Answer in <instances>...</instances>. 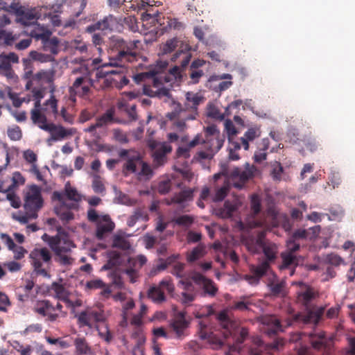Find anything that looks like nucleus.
Instances as JSON below:
<instances>
[{
    "instance_id": "obj_1",
    "label": "nucleus",
    "mask_w": 355,
    "mask_h": 355,
    "mask_svg": "<svg viewBox=\"0 0 355 355\" xmlns=\"http://www.w3.org/2000/svg\"><path fill=\"white\" fill-rule=\"evenodd\" d=\"M218 319L220 322L223 331L222 334L225 339L230 337L232 338L234 343L230 345L229 351L225 355H250V351L261 350L260 347L262 346L263 342L257 337L254 339L255 347L249 348H241L240 345L245 340L248 336V330L245 327H240L236 322L231 320L227 313L222 311L218 315Z\"/></svg>"
},
{
    "instance_id": "obj_2",
    "label": "nucleus",
    "mask_w": 355,
    "mask_h": 355,
    "mask_svg": "<svg viewBox=\"0 0 355 355\" xmlns=\"http://www.w3.org/2000/svg\"><path fill=\"white\" fill-rule=\"evenodd\" d=\"M253 177V168H246L242 170L239 168H234L230 173V178L232 184L236 188L241 189L244 184ZM214 180L216 182L214 187V193L211 196L214 202H220L227 196L231 183L230 180L223 173H216L214 175Z\"/></svg>"
},
{
    "instance_id": "obj_3",
    "label": "nucleus",
    "mask_w": 355,
    "mask_h": 355,
    "mask_svg": "<svg viewBox=\"0 0 355 355\" xmlns=\"http://www.w3.org/2000/svg\"><path fill=\"white\" fill-rule=\"evenodd\" d=\"M140 44L139 40H124L120 37L114 36L111 38L110 49L116 54L114 55V62L111 66H122L125 62H132L137 60V53L135 49Z\"/></svg>"
},
{
    "instance_id": "obj_4",
    "label": "nucleus",
    "mask_w": 355,
    "mask_h": 355,
    "mask_svg": "<svg viewBox=\"0 0 355 355\" xmlns=\"http://www.w3.org/2000/svg\"><path fill=\"white\" fill-rule=\"evenodd\" d=\"M121 158H126V162L123 166V173L125 175L128 173H137L139 176H145L150 178L153 175V170L150 166L143 161L139 152L134 150L122 149L119 153Z\"/></svg>"
},
{
    "instance_id": "obj_5",
    "label": "nucleus",
    "mask_w": 355,
    "mask_h": 355,
    "mask_svg": "<svg viewBox=\"0 0 355 355\" xmlns=\"http://www.w3.org/2000/svg\"><path fill=\"white\" fill-rule=\"evenodd\" d=\"M201 142L204 145L205 150H200L197 153L199 159H211L214 155L222 148L225 141V136L220 135L217 127L214 125L207 126L205 129V138L200 136Z\"/></svg>"
},
{
    "instance_id": "obj_6",
    "label": "nucleus",
    "mask_w": 355,
    "mask_h": 355,
    "mask_svg": "<svg viewBox=\"0 0 355 355\" xmlns=\"http://www.w3.org/2000/svg\"><path fill=\"white\" fill-rule=\"evenodd\" d=\"M173 110L166 114V118L172 121L173 126L179 131L187 128L186 122L196 119L197 115L172 99Z\"/></svg>"
},
{
    "instance_id": "obj_7",
    "label": "nucleus",
    "mask_w": 355,
    "mask_h": 355,
    "mask_svg": "<svg viewBox=\"0 0 355 355\" xmlns=\"http://www.w3.org/2000/svg\"><path fill=\"white\" fill-rule=\"evenodd\" d=\"M44 200L41 188L35 184L30 186L25 193L24 209L33 218H37V212L42 209Z\"/></svg>"
},
{
    "instance_id": "obj_8",
    "label": "nucleus",
    "mask_w": 355,
    "mask_h": 355,
    "mask_svg": "<svg viewBox=\"0 0 355 355\" xmlns=\"http://www.w3.org/2000/svg\"><path fill=\"white\" fill-rule=\"evenodd\" d=\"M29 259L31 265L37 275L49 277L48 271L43 267L51 262L52 255L47 248H34L29 254Z\"/></svg>"
},
{
    "instance_id": "obj_9",
    "label": "nucleus",
    "mask_w": 355,
    "mask_h": 355,
    "mask_svg": "<svg viewBox=\"0 0 355 355\" xmlns=\"http://www.w3.org/2000/svg\"><path fill=\"white\" fill-rule=\"evenodd\" d=\"M10 8L12 10V14L16 16V22L23 26L33 24L39 18V12L35 8L22 6L19 1H13Z\"/></svg>"
},
{
    "instance_id": "obj_10",
    "label": "nucleus",
    "mask_w": 355,
    "mask_h": 355,
    "mask_svg": "<svg viewBox=\"0 0 355 355\" xmlns=\"http://www.w3.org/2000/svg\"><path fill=\"white\" fill-rule=\"evenodd\" d=\"M249 273L242 275L241 279L252 286H257L265 276L270 277L274 272L266 261H259L257 264L249 266Z\"/></svg>"
},
{
    "instance_id": "obj_11",
    "label": "nucleus",
    "mask_w": 355,
    "mask_h": 355,
    "mask_svg": "<svg viewBox=\"0 0 355 355\" xmlns=\"http://www.w3.org/2000/svg\"><path fill=\"white\" fill-rule=\"evenodd\" d=\"M47 237V241L51 249L54 252L55 255L61 254H67L71 252V249L75 247L73 242L67 237V235H55L54 236H49L46 234L43 236Z\"/></svg>"
},
{
    "instance_id": "obj_12",
    "label": "nucleus",
    "mask_w": 355,
    "mask_h": 355,
    "mask_svg": "<svg viewBox=\"0 0 355 355\" xmlns=\"http://www.w3.org/2000/svg\"><path fill=\"white\" fill-rule=\"evenodd\" d=\"M51 33L49 31L33 30L30 35L36 40H40L42 43L44 51L50 52L53 55H56L59 52L60 41L58 37H51Z\"/></svg>"
},
{
    "instance_id": "obj_13",
    "label": "nucleus",
    "mask_w": 355,
    "mask_h": 355,
    "mask_svg": "<svg viewBox=\"0 0 355 355\" xmlns=\"http://www.w3.org/2000/svg\"><path fill=\"white\" fill-rule=\"evenodd\" d=\"M324 312V309L320 308L317 309H308L304 313H299L295 315L292 320L288 319L285 320V327L293 324V322H302L304 324H316Z\"/></svg>"
},
{
    "instance_id": "obj_14",
    "label": "nucleus",
    "mask_w": 355,
    "mask_h": 355,
    "mask_svg": "<svg viewBox=\"0 0 355 355\" xmlns=\"http://www.w3.org/2000/svg\"><path fill=\"white\" fill-rule=\"evenodd\" d=\"M164 290H166L168 293L173 292L174 285L170 279H164L157 286L150 287L148 291V297L154 302H163L166 300Z\"/></svg>"
},
{
    "instance_id": "obj_15",
    "label": "nucleus",
    "mask_w": 355,
    "mask_h": 355,
    "mask_svg": "<svg viewBox=\"0 0 355 355\" xmlns=\"http://www.w3.org/2000/svg\"><path fill=\"white\" fill-rule=\"evenodd\" d=\"M33 311L35 313L45 318L49 322H55L60 317L58 313H54V305L48 300H37Z\"/></svg>"
},
{
    "instance_id": "obj_16",
    "label": "nucleus",
    "mask_w": 355,
    "mask_h": 355,
    "mask_svg": "<svg viewBox=\"0 0 355 355\" xmlns=\"http://www.w3.org/2000/svg\"><path fill=\"white\" fill-rule=\"evenodd\" d=\"M151 78V85L145 84L144 85V94L150 97H157L159 98L166 97L171 98L170 90L164 87H162V81L159 80L156 76Z\"/></svg>"
},
{
    "instance_id": "obj_17",
    "label": "nucleus",
    "mask_w": 355,
    "mask_h": 355,
    "mask_svg": "<svg viewBox=\"0 0 355 355\" xmlns=\"http://www.w3.org/2000/svg\"><path fill=\"white\" fill-rule=\"evenodd\" d=\"M93 85V80L86 77L77 78L73 85L69 88L71 98L76 96L83 97L90 92V87Z\"/></svg>"
},
{
    "instance_id": "obj_18",
    "label": "nucleus",
    "mask_w": 355,
    "mask_h": 355,
    "mask_svg": "<svg viewBox=\"0 0 355 355\" xmlns=\"http://www.w3.org/2000/svg\"><path fill=\"white\" fill-rule=\"evenodd\" d=\"M44 131L49 132L51 134L50 141H62L76 134V130L73 128H65L62 125H55L50 123V126H44Z\"/></svg>"
},
{
    "instance_id": "obj_19",
    "label": "nucleus",
    "mask_w": 355,
    "mask_h": 355,
    "mask_svg": "<svg viewBox=\"0 0 355 355\" xmlns=\"http://www.w3.org/2000/svg\"><path fill=\"white\" fill-rule=\"evenodd\" d=\"M251 215L246 220V225L248 228L252 229L263 225V222L256 219V216L261 209V199L257 194H253L250 201Z\"/></svg>"
},
{
    "instance_id": "obj_20",
    "label": "nucleus",
    "mask_w": 355,
    "mask_h": 355,
    "mask_svg": "<svg viewBox=\"0 0 355 355\" xmlns=\"http://www.w3.org/2000/svg\"><path fill=\"white\" fill-rule=\"evenodd\" d=\"M267 286L273 297H284L286 296V282L284 279L280 280L275 272L268 277Z\"/></svg>"
},
{
    "instance_id": "obj_21",
    "label": "nucleus",
    "mask_w": 355,
    "mask_h": 355,
    "mask_svg": "<svg viewBox=\"0 0 355 355\" xmlns=\"http://www.w3.org/2000/svg\"><path fill=\"white\" fill-rule=\"evenodd\" d=\"M192 280L199 285L203 290L205 295L214 297L218 291L215 283L199 272H194L191 277Z\"/></svg>"
},
{
    "instance_id": "obj_22",
    "label": "nucleus",
    "mask_w": 355,
    "mask_h": 355,
    "mask_svg": "<svg viewBox=\"0 0 355 355\" xmlns=\"http://www.w3.org/2000/svg\"><path fill=\"white\" fill-rule=\"evenodd\" d=\"M262 324L266 326L264 331L269 336H273L279 331H283L284 325L275 315H265L261 319Z\"/></svg>"
},
{
    "instance_id": "obj_23",
    "label": "nucleus",
    "mask_w": 355,
    "mask_h": 355,
    "mask_svg": "<svg viewBox=\"0 0 355 355\" xmlns=\"http://www.w3.org/2000/svg\"><path fill=\"white\" fill-rule=\"evenodd\" d=\"M96 225V236L100 240L103 239L106 234L111 232L115 227L107 214L102 215Z\"/></svg>"
},
{
    "instance_id": "obj_24",
    "label": "nucleus",
    "mask_w": 355,
    "mask_h": 355,
    "mask_svg": "<svg viewBox=\"0 0 355 355\" xmlns=\"http://www.w3.org/2000/svg\"><path fill=\"white\" fill-rule=\"evenodd\" d=\"M171 145L166 143L162 144L153 153L154 165L156 167L163 166L167 161L166 155L171 153Z\"/></svg>"
},
{
    "instance_id": "obj_25",
    "label": "nucleus",
    "mask_w": 355,
    "mask_h": 355,
    "mask_svg": "<svg viewBox=\"0 0 355 355\" xmlns=\"http://www.w3.org/2000/svg\"><path fill=\"white\" fill-rule=\"evenodd\" d=\"M185 96L186 100L183 106L198 116V106L200 103H203L204 97L198 93L192 92H188Z\"/></svg>"
},
{
    "instance_id": "obj_26",
    "label": "nucleus",
    "mask_w": 355,
    "mask_h": 355,
    "mask_svg": "<svg viewBox=\"0 0 355 355\" xmlns=\"http://www.w3.org/2000/svg\"><path fill=\"white\" fill-rule=\"evenodd\" d=\"M240 206L241 202L238 198H234L232 201L226 200L223 207L217 210V215L223 218H230Z\"/></svg>"
},
{
    "instance_id": "obj_27",
    "label": "nucleus",
    "mask_w": 355,
    "mask_h": 355,
    "mask_svg": "<svg viewBox=\"0 0 355 355\" xmlns=\"http://www.w3.org/2000/svg\"><path fill=\"white\" fill-rule=\"evenodd\" d=\"M199 334L200 338L202 340H207V343L214 349H219L224 344L219 336L213 332H207L205 329H201Z\"/></svg>"
},
{
    "instance_id": "obj_28",
    "label": "nucleus",
    "mask_w": 355,
    "mask_h": 355,
    "mask_svg": "<svg viewBox=\"0 0 355 355\" xmlns=\"http://www.w3.org/2000/svg\"><path fill=\"white\" fill-rule=\"evenodd\" d=\"M193 198V191L191 189L182 190L179 193H175L170 199H165V203L167 205L172 204H182L187 200H191Z\"/></svg>"
},
{
    "instance_id": "obj_29",
    "label": "nucleus",
    "mask_w": 355,
    "mask_h": 355,
    "mask_svg": "<svg viewBox=\"0 0 355 355\" xmlns=\"http://www.w3.org/2000/svg\"><path fill=\"white\" fill-rule=\"evenodd\" d=\"M76 355H93L92 347L85 338L78 337L73 342Z\"/></svg>"
},
{
    "instance_id": "obj_30",
    "label": "nucleus",
    "mask_w": 355,
    "mask_h": 355,
    "mask_svg": "<svg viewBox=\"0 0 355 355\" xmlns=\"http://www.w3.org/2000/svg\"><path fill=\"white\" fill-rule=\"evenodd\" d=\"M309 341L314 349H321L327 347L329 340L324 332L310 334Z\"/></svg>"
},
{
    "instance_id": "obj_31",
    "label": "nucleus",
    "mask_w": 355,
    "mask_h": 355,
    "mask_svg": "<svg viewBox=\"0 0 355 355\" xmlns=\"http://www.w3.org/2000/svg\"><path fill=\"white\" fill-rule=\"evenodd\" d=\"M206 254V247L204 244L200 243L186 254V259L188 263H193L204 257Z\"/></svg>"
},
{
    "instance_id": "obj_32",
    "label": "nucleus",
    "mask_w": 355,
    "mask_h": 355,
    "mask_svg": "<svg viewBox=\"0 0 355 355\" xmlns=\"http://www.w3.org/2000/svg\"><path fill=\"white\" fill-rule=\"evenodd\" d=\"M305 287L304 291L298 293L297 300L308 309L309 303L317 296V293L309 286H305Z\"/></svg>"
},
{
    "instance_id": "obj_33",
    "label": "nucleus",
    "mask_w": 355,
    "mask_h": 355,
    "mask_svg": "<svg viewBox=\"0 0 355 355\" xmlns=\"http://www.w3.org/2000/svg\"><path fill=\"white\" fill-rule=\"evenodd\" d=\"M262 251L265 255L266 259L261 260V261H266L269 266H271V263L274 262L277 259L278 253L277 245L273 243L270 242L264 246V248L262 249Z\"/></svg>"
},
{
    "instance_id": "obj_34",
    "label": "nucleus",
    "mask_w": 355,
    "mask_h": 355,
    "mask_svg": "<svg viewBox=\"0 0 355 355\" xmlns=\"http://www.w3.org/2000/svg\"><path fill=\"white\" fill-rule=\"evenodd\" d=\"M55 72L53 70H41L33 76V80L38 83L53 84Z\"/></svg>"
},
{
    "instance_id": "obj_35",
    "label": "nucleus",
    "mask_w": 355,
    "mask_h": 355,
    "mask_svg": "<svg viewBox=\"0 0 355 355\" xmlns=\"http://www.w3.org/2000/svg\"><path fill=\"white\" fill-rule=\"evenodd\" d=\"M201 142V138L200 135H197L195 138L191 141L185 146H180L177 149L176 154L179 157L189 158L190 157L189 151L191 148L200 144Z\"/></svg>"
},
{
    "instance_id": "obj_36",
    "label": "nucleus",
    "mask_w": 355,
    "mask_h": 355,
    "mask_svg": "<svg viewBox=\"0 0 355 355\" xmlns=\"http://www.w3.org/2000/svg\"><path fill=\"white\" fill-rule=\"evenodd\" d=\"M260 133L259 128H251L245 132L243 137H241V144L245 150L249 148V141H253L255 138L259 137Z\"/></svg>"
},
{
    "instance_id": "obj_37",
    "label": "nucleus",
    "mask_w": 355,
    "mask_h": 355,
    "mask_svg": "<svg viewBox=\"0 0 355 355\" xmlns=\"http://www.w3.org/2000/svg\"><path fill=\"white\" fill-rule=\"evenodd\" d=\"M86 288L88 290L103 289V295H110L111 290L106 284L100 279H92L87 282Z\"/></svg>"
},
{
    "instance_id": "obj_38",
    "label": "nucleus",
    "mask_w": 355,
    "mask_h": 355,
    "mask_svg": "<svg viewBox=\"0 0 355 355\" xmlns=\"http://www.w3.org/2000/svg\"><path fill=\"white\" fill-rule=\"evenodd\" d=\"M31 120L43 130H44V126H50V123H47L46 116L42 114L38 109L31 110Z\"/></svg>"
},
{
    "instance_id": "obj_39",
    "label": "nucleus",
    "mask_w": 355,
    "mask_h": 355,
    "mask_svg": "<svg viewBox=\"0 0 355 355\" xmlns=\"http://www.w3.org/2000/svg\"><path fill=\"white\" fill-rule=\"evenodd\" d=\"M117 24L116 18L113 15H108L105 17L102 20L96 22L97 28H101V31H112Z\"/></svg>"
},
{
    "instance_id": "obj_40",
    "label": "nucleus",
    "mask_w": 355,
    "mask_h": 355,
    "mask_svg": "<svg viewBox=\"0 0 355 355\" xmlns=\"http://www.w3.org/2000/svg\"><path fill=\"white\" fill-rule=\"evenodd\" d=\"M55 212L64 224L74 218V214L67 208L64 203L60 207H55Z\"/></svg>"
},
{
    "instance_id": "obj_41",
    "label": "nucleus",
    "mask_w": 355,
    "mask_h": 355,
    "mask_svg": "<svg viewBox=\"0 0 355 355\" xmlns=\"http://www.w3.org/2000/svg\"><path fill=\"white\" fill-rule=\"evenodd\" d=\"M51 289L55 294V297L58 300L65 302L66 300L69 298V292L67 290L63 284L58 282H53L51 284Z\"/></svg>"
},
{
    "instance_id": "obj_42",
    "label": "nucleus",
    "mask_w": 355,
    "mask_h": 355,
    "mask_svg": "<svg viewBox=\"0 0 355 355\" xmlns=\"http://www.w3.org/2000/svg\"><path fill=\"white\" fill-rule=\"evenodd\" d=\"M139 219L146 221L148 220V216L144 209L141 208H137L133 214L129 217L127 224L129 227H133Z\"/></svg>"
},
{
    "instance_id": "obj_43",
    "label": "nucleus",
    "mask_w": 355,
    "mask_h": 355,
    "mask_svg": "<svg viewBox=\"0 0 355 355\" xmlns=\"http://www.w3.org/2000/svg\"><path fill=\"white\" fill-rule=\"evenodd\" d=\"M182 57V60L180 61V66L182 69L187 67L189 64L191 58V54L189 53V49L186 47V51L184 50H178L171 58L172 61H175L178 58Z\"/></svg>"
},
{
    "instance_id": "obj_44",
    "label": "nucleus",
    "mask_w": 355,
    "mask_h": 355,
    "mask_svg": "<svg viewBox=\"0 0 355 355\" xmlns=\"http://www.w3.org/2000/svg\"><path fill=\"white\" fill-rule=\"evenodd\" d=\"M95 328L98 331L99 336L107 343H110L112 340L113 336L107 323H105L101 326L100 324H96Z\"/></svg>"
},
{
    "instance_id": "obj_45",
    "label": "nucleus",
    "mask_w": 355,
    "mask_h": 355,
    "mask_svg": "<svg viewBox=\"0 0 355 355\" xmlns=\"http://www.w3.org/2000/svg\"><path fill=\"white\" fill-rule=\"evenodd\" d=\"M329 214H325L329 220H340L344 216V210L340 205H333L329 209Z\"/></svg>"
},
{
    "instance_id": "obj_46",
    "label": "nucleus",
    "mask_w": 355,
    "mask_h": 355,
    "mask_svg": "<svg viewBox=\"0 0 355 355\" xmlns=\"http://www.w3.org/2000/svg\"><path fill=\"white\" fill-rule=\"evenodd\" d=\"M76 318L78 319V324L80 327H87L89 328L93 327L91 322L92 316L90 315V311H81L78 315H76Z\"/></svg>"
},
{
    "instance_id": "obj_47",
    "label": "nucleus",
    "mask_w": 355,
    "mask_h": 355,
    "mask_svg": "<svg viewBox=\"0 0 355 355\" xmlns=\"http://www.w3.org/2000/svg\"><path fill=\"white\" fill-rule=\"evenodd\" d=\"M269 242L265 241L263 233L261 232L259 234L257 239L255 240L254 243H253V241H252L251 243H248L247 245H248V250L250 252H252L253 253H256V252H257V246L259 247L260 248L263 249L264 248V246L266 245Z\"/></svg>"
},
{
    "instance_id": "obj_48",
    "label": "nucleus",
    "mask_w": 355,
    "mask_h": 355,
    "mask_svg": "<svg viewBox=\"0 0 355 355\" xmlns=\"http://www.w3.org/2000/svg\"><path fill=\"white\" fill-rule=\"evenodd\" d=\"M282 259V263L279 266L280 270H284L293 266L296 261V257L295 254L287 253L286 252L281 254Z\"/></svg>"
},
{
    "instance_id": "obj_49",
    "label": "nucleus",
    "mask_w": 355,
    "mask_h": 355,
    "mask_svg": "<svg viewBox=\"0 0 355 355\" xmlns=\"http://www.w3.org/2000/svg\"><path fill=\"white\" fill-rule=\"evenodd\" d=\"M173 222L178 226L188 227L194 222V218L190 215H181L174 218Z\"/></svg>"
},
{
    "instance_id": "obj_50",
    "label": "nucleus",
    "mask_w": 355,
    "mask_h": 355,
    "mask_svg": "<svg viewBox=\"0 0 355 355\" xmlns=\"http://www.w3.org/2000/svg\"><path fill=\"white\" fill-rule=\"evenodd\" d=\"M114 110H107L105 114L96 119V126L102 127L109 123L114 121Z\"/></svg>"
},
{
    "instance_id": "obj_51",
    "label": "nucleus",
    "mask_w": 355,
    "mask_h": 355,
    "mask_svg": "<svg viewBox=\"0 0 355 355\" xmlns=\"http://www.w3.org/2000/svg\"><path fill=\"white\" fill-rule=\"evenodd\" d=\"M64 191L65 196L69 200H73L76 202H78L80 200L81 197L78 193V191L76 190V188L72 187L69 182H67L64 186Z\"/></svg>"
},
{
    "instance_id": "obj_52",
    "label": "nucleus",
    "mask_w": 355,
    "mask_h": 355,
    "mask_svg": "<svg viewBox=\"0 0 355 355\" xmlns=\"http://www.w3.org/2000/svg\"><path fill=\"white\" fill-rule=\"evenodd\" d=\"M109 259L103 268L105 269H111L119 263L121 255L117 252H110L108 254Z\"/></svg>"
},
{
    "instance_id": "obj_53",
    "label": "nucleus",
    "mask_w": 355,
    "mask_h": 355,
    "mask_svg": "<svg viewBox=\"0 0 355 355\" xmlns=\"http://www.w3.org/2000/svg\"><path fill=\"white\" fill-rule=\"evenodd\" d=\"M284 168L279 162H275L272 164L270 175L274 180L280 181L282 178Z\"/></svg>"
},
{
    "instance_id": "obj_54",
    "label": "nucleus",
    "mask_w": 355,
    "mask_h": 355,
    "mask_svg": "<svg viewBox=\"0 0 355 355\" xmlns=\"http://www.w3.org/2000/svg\"><path fill=\"white\" fill-rule=\"evenodd\" d=\"M55 90L54 87L51 88V92L52 94L51 95V97L49 99L46 101L45 105L48 106L51 110L52 113L55 116H56L58 114V101L55 98V96L53 94V92Z\"/></svg>"
},
{
    "instance_id": "obj_55",
    "label": "nucleus",
    "mask_w": 355,
    "mask_h": 355,
    "mask_svg": "<svg viewBox=\"0 0 355 355\" xmlns=\"http://www.w3.org/2000/svg\"><path fill=\"white\" fill-rule=\"evenodd\" d=\"M8 137L12 141H19L22 137V132L18 125L9 128L7 131Z\"/></svg>"
},
{
    "instance_id": "obj_56",
    "label": "nucleus",
    "mask_w": 355,
    "mask_h": 355,
    "mask_svg": "<svg viewBox=\"0 0 355 355\" xmlns=\"http://www.w3.org/2000/svg\"><path fill=\"white\" fill-rule=\"evenodd\" d=\"M179 43H180V41L176 38H173V39L168 40L166 42V44H164V46L162 47L163 53L164 54L171 53L178 46Z\"/></svg>"
},
{
    "instance_id": "obj_57",
    "label": "nucleus",
    "mask_w": 355,
    "mask_h": 355,
    "mask_svg": "<svg viewBox=\"0 0 355 355\" xmlns=\"http://www.w3.org/2000/svg\"><path fill=\"white\" fill-rule=\"evenodd\" d=\"M92 189L95 193H102L105 191V186L101 181L100 175L95 174L92 181Z\"/></svg>"
},
{
    "instance_id": "obj_58",
    "label": "nucleus",
    "mask_w": 355,
    "mask_h": 355,
    "mask_svg": "<svg viewBox=\"0 0 355 355\" xmlns=\"http://www.w3.org/2000/svg\"><path fill=\"white\" fill-rule=\"evenodd\" d=\"M90 315L92 316V320L96 323L102 322L103 324L106 323L107 315L103 310H91Z\"/></svg>"
},
{
    "instance_id": "obj_59",
    "label": "nucleus",
    "mask_w": 355,
    "mask_h": 355,
    "mask_svg": "<svg viewBox=\"0 0 355 355\" xmlns=\"http://www.w3.org/2000/svg\"><path fill=\"white\" fill-rule=\"evenodd\" d=\"M157 74V72L154 70H150L149 71L140 73L138 74H136L134 76V80L135 83H141V82L144 81L146 78H154Z\"/></svg>"
},
{
    "instance_id": "obj_60",
    "label": "nucleus",
    "mask_w": 355,
    "mask_h": 355,
    "mask_svg": "<svg viewBox=\"0 0 355 355\" xmlns=\"http://www.w3.org/2000/svg\"><path fill=\"white\" fill-rule=\"evenodd\" d=\"M113 246L122 250H128L130 248V244L123 237L116 236L113 241Z\"/></svg>"
},
{
    "instance_id": "obj_61",
    "label": "nucleus",
    "mask_w": 355,
    "mask_h": 355,
    "mask_svg": "<svg viewBox=\"0 0 355 355\" xmlns=\"http://www.w3.org/2000/svg\"><path fill=\"white\" fill-rule=\"evenodd\" d=\"M171 189V182L169 180L161 181L157 185V191L162 195H164L168 193Z\"/></svg>"
},
{
    "instance_id": "obj_62",
    "label": "nucleus",
    "mask_w": 355,
    "mask_h": 355,
    "mask_svg": "<svg viewBox=\"0 0 355 355\" xmlns=\"http://www.w3.org/2000/svg\"><path fill=\"white\" fill-rule=\"evenodd\" d=\"M287 250L286 252L294 254V253L300 250V244L291 237L286 242Z\"/></svg>"
},
{
    "instance_id": "obj_63",
    "label": "nucleus",
    "mask_w": 355,
    "mask_h": 355,
    "mask_svg": "<svg viewBox=\"0 0 355 355\" xmlns=\"http://www.w3.org/2000/svg\"><path fill=\"white\" fill-rule=\"evenodd\" d=\"M327 261L329 264L334 266H338L344 263V260L336 254H329L327 257Z\"/></svg>"
},
{
    "instance_id": "obj_64",
    "label": "nucleus",
    "mask_w": 355,
    "mask_h": 355,
    "mask_svg": "<svg viewBox=\"0 0 355 355\" xmlns=\"http://www.w3.org/2000/svg\"><path fill=\"white\" fill-rule=\"evenodd\" d=\"M172 327L178 336L180 337L183 334L184 330L187 327V324L184 321L178 320L173 322Z\"/></svg>"
}]
</instances>
